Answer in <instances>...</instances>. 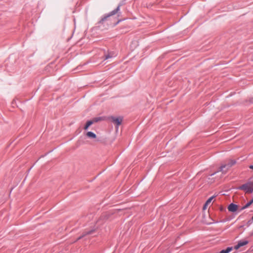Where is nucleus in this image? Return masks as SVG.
<instances>
[{
    "label": "nucleus",
    "instance_id": "39448f33",
    "mask_svg": "<svg viewBox=\"0 0 253 253\" xmlns=\"http://www.w3.org/2000/svg\"><path fill=\"white\" fill-rule=\"evenodd\" d=\"M238 206L233 203L230 204L228 207V210L230 212H235L238 210Z\"/></svg>",
    "mask_w": 253,
    "mask_h": 253
},
{
    "label": "nucleus",
    "instance_id": "f257e3e1",
    "mask_svg": "<svg viewBox=\"0 0 253 253\" xmlns=\"http://www.w3.org/2000/svg\"><path fill=\"white\" fill-rule=\"evenodd\" d=\"M235 163V162L234 160H231L228 164L222 165L216 172H221L223 174L226 173L228 169L234 165Z\"/></svg>",
    "mask_w": 253,
    "mask_h": 253
},
{
    "label": "nucleus",
    "instance_id": "9b49d317",
    "mask_svg": "<svg viewBox=\"0 0 253 253\" xmlns=\"http://www.w3.org/2000/svg\"><path fill=\"white\" fill-rule=\"evenodd\" d=\"M232 247H228L226 250L221 251L220 253H229L232 250Z\"/></svg>",
    "mask_w": 253,
    "mask_h": 253
},
{
    "label": "nucleus",
    "instance_id": "423d86ee",
    "mask_svg": "<svg viewBox=\"0 0 253 253\" xmlns=\"http://www.w3.org/2000/svg\"><path fill=\"white\" fill-rule=\"evenodd\" d=\"M112 122L116 125L117 127H118L119 126L121 125L122 122V119L121 118H115L113 117L112 119Z\"/></svg>",
    "mask_w": 253,
    "mask_h": 253
},
{
    "label": "nucleus",
    "instance_id": "4468645a",
    "mask_svg": "<svg viewBox=\"0 0 253 253\" xmlns=\"http://www.w3.org/2000/svg\"><path fill=\"white\" fill-rule=\"evenodd\" d=\"M92 232V231H90L87 233V234H90Z\"/></svg>",
    "mask_w": 253,
    "mask_h": 253
},
{
    "label": "nucleus",
    "instance_id": "9d476101",
    "mask_svg": "<svg viewBox=\"0 0 253 253\" xmlns=\"http://www.w3.org/2000/svg\"><path fill=\"white\" fill-rule=\"evenodd\" d=\"M253 203V199L250 202L247 203L244 207H242V210H244L249 207Z\"/></svg>",
    "mask_w": 253,
    "mask_h": 253
},
{
    "label": "nucleus",
    "instance_id": "6e6552de",
    "mask_svg": "<svg viewBox=\"0 0 253 253\" xmlns=\"http://www.w3.org/2000/svg\"><path fill=\"white\" fill-rule=\"evenodd\" d=\"M214 198V196H212L210 197L206 202L204 206V209H206V207L211 203L213 199Z\"/></svg>",
    "mask_w": 253,
    "mask_h": 253
},
{
    "label": "nucleus",
    "instance_id": "7ed1b4c3",
    "mask_svg": "<svg viewBox=\"0 0 253 253\" xmlns=\"http://www.w3.org/2000/svg\"><path fill=\"white\" fill-rule=\"evenodd\" d=\"M120 6H121L120 5H119L118 6V7L115 9H114V10H113L112 11H111V12L108 13L106 16H105L103 18H102L101 20L102 21H104L106 20L107 19V18L112 16V15H114L116 14L117 13H118V12L120 10Z\"/></svg>",
    "mask_w": 253,
    "mask_h": 253
},
{
    "label": "nucleus",
    "instance_id": "1a4fd4ad",
    "mask_svg": "<svg viewBox=\"0 0 253 253\" xmlns=\"http://www.w3.org/2000/svg\"><path fill=\"white\" fill-rule=\"evenodd\" d=\"M114 56H115V53L113 52H110L105 56V59L106 60Z\"/></svg>",
    "mask_w": 253,
    "mask_h": 253
},
{
    "label": "nucleus",
    "instance_id": "20e7f679",
    "mask_svg": "<svg viewBox=\"0 0 253 253\" xmlns=\"http://www.w3.org/2000/svg\"><path fill=\"white\" fill-rule=\"evenodd\" d=\"M248 243H249V242L247 240H241L238 242L237 245L235 246L234 249L235 250H238L240 247L246 245L247 244H248Z\"/></svg>",
    "mask_w": 253,
    "mask_h": 253
},
{
    "label": "nucleus",
    "instance_id": "f8f14e48",
    "mask_svg": "<svg viewBox=\"0 0 253 253\" xmlns=\"http://www.w3.org/2000/svg\"><path fill=\"white\" fill-rule=\"evenodd\" d=\"M93 124V122L92 121H87L86 123V125H85L84 127V129L85 130H86L88 129V128Z\"/></svg>",
    "mask_w": 253,
    "mask_h": 253
},
{
    "label": "nucleus",
    "instance_id": "ddd939ff",
    "mask_svg": "<svg viewBox=\"0 0 253 253\" xmlns=\"http://www.w3.org/2000/svg\"><path fill=\"white\" fill-rule=\"evenodd\" d=\"M249 168L251 169H253V165H251Z\"/></svg>",
    "mask_w": 253,
    "mask_h": 253
},
{
    "label": "nucleus",
    "instance_id": "2eb2a0df",
    "mask_svg": "<svg viewBox=\"0 0 253 253\" xmlns=\"http://www.w3.org/2000/svg\"><path fill=\"white\" fill-rule=\"evenodd\" d=\"M252 220H253V217H252Z\"/></svg>",
    "mask_w": 253,
    "mask_h": 253
},
{
    "label": "nucleus",
    "instance_id": "f03ea898",
    "mask_svg": "<svg viewBox=\"0 0 253 253\" xmlns=\"http://www.w3.org/2000/svg\"><path fill=\"white\" fill-rule=\"evenodd\" d=\"M240 189L244 190L246 193H251L253 192V182H249L242 185Z\"/></svg>",
    "mask_w": 253,
    "mask_h": 253
},
{
    "label": "nucleus",
    "instance_id": "0eeeda50",
    "mask_svg": "<svg viewBox=\"0 0 253 253\" xmlns=\"http://www.w3.org/2000/svg\"><path fill=\"white\" fill-rule=\"evenodd\" d=\"M86 136L90 138H95L96 137V135L95 133H94L92 132L88 131L86 133Z\"/></svg>",
    "mask_w": 253,
    "mask_h": 253
}]
</instances>
